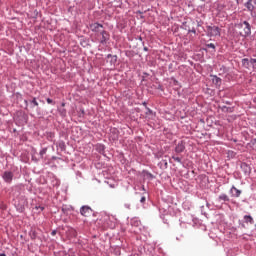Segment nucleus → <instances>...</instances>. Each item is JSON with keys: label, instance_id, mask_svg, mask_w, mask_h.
<instances>
[{"label": "nucleus", "instance_id": "1", "mask_svg": "<svg viewBox=\"0 0 256 256\" xmlns=\"http://www.w3.org/2000/svg\"><path fill=\"white\" fill-rule=\"evenodd\" d=\"M240 27L244 31L240 33L242 37H249V35H251V24H249V22L244 21L243 23L240 24Z\"/></svg>", "mask_w": 256, "mask_h": 256}, {"label": "nucleus", "instance_id": "2", "mask_svg": "<svg viewBox=\"0 0 256 256\" xmlns=\"http://www.w3.org/2000/svg\"><path fill=\"white\" fill-rule=\"evenodd\" d=\"M208 33L211 35V37H217V35H221V31L217 26H209Z\"/></svg>", "mask_w": 256, "mask_h": 256}, {"label": "nucleus", "instance_id": "3", "mask_svg": "<svg viewBox=\"0 0 256 256\" xmlns=\"http://www.w3.org/2000/svg\"><path fill=\"white\" fill-rule=\"evenodd\" d=\"M80 213L81 215H83V217H89L93 213V209H91V207L89 206H82L80 209Z\"/></svg>", "mask_w": 256, "mask_h": 256}, {"label": "nucleus", "instance_id": "4", "mask_svg": "<svg viewBox=\"0 0 256 256\" xmlns=\"http://www.w3.org/2000/svg\"><path fill=\"white\" fill-rule=\"evenodd\" d=\"M2 179H4L6 183H11V181H13V172L5 171L2 175Z\"/></svg>", "mask_w": 256, "mask_h": 256}, {"label": "nucleus", "instance_id": "5", "mask_svg": "<svg viewBox=\"0 0 256 256\" xmlns=\"http://www.w3.org/2000/svg\"><path fill=\"white\" fill-rule=\"evenodd\" d=\"M90 29H91V31H94L95 33H99V31H101V29H103V25H101L99 23H93L90 25Z\"/></svg>", "mask_w": 256, "mask_h": 256}, {"label": "nucleus", "instance_id": "6", "mask_svg": "<svg viewBox=\"0 0 256 256\" xmlns=\"http://www.w3.org/2000/svg\"><path fill=\"white\" fill-rule=\"evenodd\" d=\"M230 193L232 197H241V190L237 189L235 186H232Z\"/></svg>", "mask_w": 256, "mask_h": 256}, {"label": "nucleus", "instance_id": "7", "mask_svg": "<svg viewBox=\"0 0 256 256\" xmlns=\"http://www.w3.org/2000/svg\"><path fill=\"white\" fill-rule=\"evenodd\" d=\"M212 83H214L216 87H221L222 80L221 78L214 75L212 76Z\"/></svg>", "mask_w": 256, "mask_h": 256}, {"label": "nucleus", "instance_id": "8", "mask_svg": "<svg viewBox=\"0 0 256 256\" xmlns=\"http://www.w3.org/2000/svg\"><path fill=\"white\" fill-rule=\"evenodd\" d=\"M176 153H183L185 151V144L183 142L178 143V145L175 148Z\"/></svg>", "mask_w": 256, "mask_h": 256}, {"label": "nucleus", "instance_id": "9", "mask_svg": "<svg viewBox=\"0 0 256 256\" xmlns=\"http://www.w3.org/2000/svg\"><path fill=\"white\" fill-rule=\"evenodd\" d=\"M245 7L248 9V11H253V9H255V6H253V0H248Z\"/></svg>", "mask_w": 256, "mask_h": 256}, {"label": "nucleus", "instance_id": "10", "mask_svg": "<svg viewBox=\"0 0 256 256\" xmlns=\"http://www.w3.org/2000/svg\"><path fill=\"white\" fill-rule=\"evenodd\" d=\"M244 222L245 223H250V225H253L255 221L253 220V217L251 215H245L244 216Z\"/></svg>", "mask_w": 256, "mask_h": 256}, {"label": "nucleus", "instance_id": "11", "mask_svg": "<svg viewBox=\"0 0 256 256\" xmlns=\"http://www.w3.org/2000/svg\"><path fill=\"white\" fill-rule=\"evenodd\" d=\"M249 63H251V61H249V59H247V58L242 59L243 67L249 68Z\"/></svg>", "mask_w": 256, "mask_h": 256}, {"label": "nucleus", "instance_id": "12", "mask_svg": "<svg viewBox=\"0 0 256 256\" xmlns=\"http://www.w3.org/2000/svg\"><path fill=\"white\" fill-rule=\"evenodd\" d=\"M218 200H220V201H229V196H227V194H222L218 197Z\"/></svg>", "mask_w": 256, "mask_h": 256}, {"label": "nucleus", "instance_id": "13", "mask_svg": "<svg viewBox=\"0 0 256 256\" xmlns=\"http://www.w3.org/2000/svg\"><path fill=\"white\" fill-rule=\"evenodd\" d=\"M32 107H39V102H37V98H33L31 101H30Z\"/></svg>", "mask_w": 256, "mask_h": 256}, {"label": "nucleus", "instance_id": "14", "mask_svg": "<svg viewBox=\"0 0 256 256\" xmlns=\"http://www.w3.org/2000/svg\"><path fill=\"white\" fill-rule=\"evenodd\" d=\"M101 35H102L104 41H106V39H108V37H109V34H107V31H102Z\"/></svg>", "mask_w": 256, "mask_h": 256}, {"label": "nucleus", "instance_id": "15", "mask_svg": "<svg viewBox=\"0 0 256 256\" xmlns=\"http://www.w3.org/2000/svg\"><path fill=\"white\" fill-rule=\"evenodd\" d=\"M172 159L176 161L177 163H181V158L177 156H173Z\"/></svg>", "mask_w": 256, "mask_h": 256}, {"label": "nucleus", "instance_id": "16", "mask_svg": "<svg viewBox=\"0 0 256 256\" xmlns=\"http://www.w3.org/2000/svg\"><path fill=\"white\" fill-rule=\"evenodd\" d=\"M46 101L49 105H51V104L55 105V103L53 102V100L51 98H47Z\"/></svg>", "mask_w": 256, "mask_h": 256}, {"label": "nucleus", "instance_id": "17", "mask_svg": "<svg viewBox=\"0 0 256 256\" xmlns=\"http://www.w3.org/2000/svg\"><path fill=\"white\" fill-rule=\"evenodd\" d=\"M208 47H209L210 49H215V44L210 43V44H208Z\"/></svg>", "mask_w": 256, "mask_h": 256}, {"label": "nucleus", "instance_id": "18", "mask_svg": "<svg viewBox=\"0 0 256 256\" xmlns=\"http://www.w3.org/2000/svg\"><path fill=\"white\" fill-rule=\"evenodd\" d=\"M145 201H146L145 196H142L141 199H140V202H141V203H145Z\"/></svg>", "mask_w": 256, "mask_h": 256}, {"label": "nucleus", "instance_id": "19", "mask_svg": "<svg viewBox=\"0 0 256 256\" xmlns=\"http://www.w3.org/2000/svg\"><path fill=\"white\" fill-rule=\"evenodd\" d=\"M51 235H52V237H55V236L57 235V231H56V230H53V231L51 232Z\"/></svg>", "mask_w": 256, "mask_h": 256}, {"label": "nucleus", "instance_id": "20", "mask_svg": "<svg viewBox=\"0 0 256 256\" xmlns=\"http://www.w3.org/2000/svg\"><path fill=\"white\" fill-rule=\"evenodd\" d=\"M37 235L35 234V232H32L31 234V239H36Z\"/></svg>", "mask_w": 256, "mask_h": 256}, {"label": "nucleus", "instance_id": "21", "mask_svg": "<svg viewBox=\"0 0 256 256\" xmlns=\"http://www.w3.org/2000/svg\"><path fill=\"white\" fill-rule=\"evenodd\" d=\"M44 153H45V150H42V151L40 152V155H44Z\"/></svg>", "mask_w": 256, "mask_h": 256}, {"label": "nucleus", "instance_id": "22", "mask_svg": "<svg viewBox=\"0 0 256 256\" xmlns=\"http://www.w3.org/2000/svg\"><path fill=\"white\" fill-rule=\"evenodd\" d=\"M237 3H243V0H236Z\"/></svg>", "mask_w": 256, "mask_h": 256}, {"label": "nucleus", "instance_id": "23", "mask_svg": "<svg viewBox=\"0 0 256 256\" xmlns=\"http://www.w3.org/2000/svg\"><path fill=\"white\" fill-rule=\"evenodd\" d=\"M0 256H7V255H5V254H0Z\"/></svg>", "mask_w": 256, "mask_h": 256}, {"label": "nucleus", "instance_id": "24", "mask_svg": "<svg viewBox=\"0 0 256 256\" xmlns=\"http://www.w3.org/2000/svg\"><path fill=\"white\" fill-rule=\"evenodd\" d=\"M254 5H256V0H254Z\"/></svg>", "mask_w": 256, "mask_h": 256}]
</instances>
